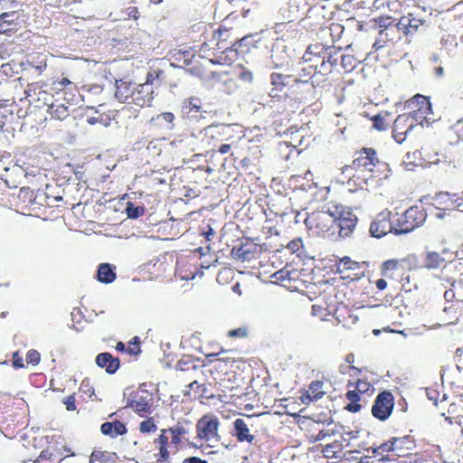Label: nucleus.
Instances as JSON below:
<instances>
[{
    "mask_svg": "<svg viewBox=\"0 0 463 463\" xmlns=\"http://www.w3.org/2000/svg\"><path fill=\"white\" fill-rule=\"evenodd\" d=\"M394 407V397L389 391L378 393L372 406V414L380 420H385L392 414Z\"/></svg>",
    "mask_w": 463,
    "mask_h": 463,
    "instance_id": "nucleus-17",
    "label": "nucleus"
},
{
    "mask_svg": "<svg viewBox=\"0 0 463 463\" xmlns=\"http://www.w3.org/2000/svg\"><path fill=\"white\" fill-rule=\"evenodd\" d=\"M373 126L378 130V131H383L386 128V122L384 119V117L382 114H376L373 116L372 118Z\"/></svg>",
    "mask_w": 463,
    "mask_h": 463,
    "instance_id": "nucleus-57",
    "label": "nucleus"
},
{
    "mask_svg": "<svg viewBox=\"0 0 463 463\" xmlns=\"http://www.w3.org/2000/svg\"><path fill=\"white\" fill-rule=\"evenodd\" d=\"M395 213L384 209L378 213L369 225V233L373 238H382L388 233L399 235L396 231Z\"/></svg>",
    "mask_w": 463,
    "mask_h": 463,
    "instance_id": "nucleus-10",
    "label": "nucleus"
},
{
    "mask_svg": "<svg viewBox=\"0 0 463 463\" xmlns=\"http://www.w3.org/2000/svg\"><path fill=\"white\" fill-rule=\"evenodd\" d=\"M303 246V241L301 239H295L290 241L287 247L293 252L298 251Z\"/></svg>",
    "mask_w": 463,
    "mask_h": 463,
    "instance_id": "nucleus-63",
    "label": "nucleus"
},
{
    "mask_svg": "<svg viewBox=\"0 0 463 463\" xmlns=\"http://www.w3.org/2000/svg\"><path fill=\"white\" fill-rule=\"evenodd\" d=\"M302 425L310 442L324 440L337 432V425L330 418L326 420L306 419L302 421Z\"/></svg>",
    "mask_w": 463,
    "mask_h": 463,
    "instance_id": "nucleus-7",
    "label": "nucleus"
},
{
    "mask_svg": "<svg viewBox=\"0 0 463 463\" xmlns=\"http://www.w3.org/2000/svg\"><path fill=\"white\" fill-rule=\"evenodd\" d=\"M100 430L104 435L116 438L128 432V429L121 420L106 421L101 424Z\"/></svg>",
    "mask_w": 463,
    "mask_h": 463,
    "instance_id": "nucleus-32",
    "label": "nucleus"
},
{
    "mask_svg": "<svg viewBox=\"0 0 463 463\" xmlns=\"http://www.w3.org/2000/svg\"><path fill=\"white\" fill-rule=\"evenodd\" d=\"M126 212L128 217L136 219L142 216L145 213V210L143 207L135 206L133 203H128L126 208Z\"/></svg>",
    "mask_w": 463,
    "mask_h": 463,
    "instance_id": "nucleus-53",
    "label": "nucleus"
},
{
    "mask_svg": "<svg viewBox=\"0 0 463 463\" xmlns=\"http://www.w3.org/2000/svg\"><path fill=\"white\" fill-rule=\"evenodd\" d=\"M337 52L332 54L326 51L322 60L319 62V74L327 75L332 71V67L337 65Z\"/></svg>",
    "mask_w": 463,
    "mask_h": 463,
    "instance_id": "nucleus-38",
    "label": "nucleus"
},
{
    "mask_svg": "<svg viewBox=\"0 0 463 463\" xmlns=\"http://www.w3.org/2000/svg\"><path fill=\"white\" fill-rule=\"evenodd\" d=\"M123 14L126 16L125 18H132L134 20H137L139 18V11L136 6H129L123 10Z\"/></svg>",
    "mask_w": 463,
    "mask_h": 463,
    "instance_id": "nucleus-59",
    "label": "nucleus"
},
{
    "mask_svg": "<svg viewBox=\"0 0 463 463\" xmlns=\"http://www.w3.org/2000/svg\"><path fill=\"white\" fill-rule=\"evenodd\" d=\"M356 60L353 55L350 54H342L340 56V65L344 68L345 71H352L355 66Z\"/></svg>",
    "mask_w": 463,
    "mask_h": 463,
    "instance_id": "nucleus-52",
    "label": "nucleus"
},
{
    "mask_svg": "<svg viewBox=\"0 0 463 463\" xmlns=\"http://www.w3.org/2000/svg\"><path fill=\"white\" fill-rule=\"evenodd\" d=\"M397 232L405 234L421 226L427 218V213L423 206L413 205L409 207L402 214L395 213Z\"/></svg>",
    "mask_w": 463,
    "mask_h": 463,
    "instance_id": "nucleus-6",
    "label": "nucleus"
},
{
    "mask_svg": "<svg viewBox=\"0 0 463 463\" xmlns=\"http://www.w3.org/2000/svg\"><path fill=\"white\" fill-rule=\"evenodd\" d=\"M450 137L454 142H463V118L458 119L451 126Z\"/></svg>",
    "mask_w": 463,
    "mask_h": 463,
    "instance_id": "nucleus-45",
    "label": "nucleus"
},
{
    "mask_svg": "<svg viewBox=\"0 0 463 463\" xmlns=\"http://www.w3.org/2000/svg\"><path fill=\"white\" fill-rule=\"evenodd\" d=\"M446 304L440 315V323L443 326L456 325L463 317V306L453 300H445Z\"/></svg>",
    "mask_w": 463,
    "mask_h": 463,
    "instance_id": "nucleus-20",
    "label": "nucleus"
},
{
    "mask_svg": "<svg viewBox=\"0 0 463 463\" xmlns=\"http://www.w3.org/2000/svg\"><path fill=\"white\" fill-rule=\"evenodd\" d=\"M114 462V453L94 449L90 457V463H113Z\"/></svg>",
    "mask_w": 463,
    "mask_h": 463,
    "instance_id": "nucleus-41",
    "label": "nucleus"
},
{
    "mask_svg": "<svg viewBox=\"0 0 463 463\" xmlns=\"http://www.w3.org/2000/svg\"><path fill=\"white\" fill-rule=\"evenodd\" d=\"M392 440L394 457L407 456L415 448V439L411 435L392 437Z\"/></svg>",
    "mask_w": 463,
    "mask_h": 463,
    "instance_id": "nucleus-27",
    "label": "nucleus"
},
{
    "mask_svg": "<svg viewBox=\"0 0 463 463\" xmlns=\"http://www.w3.org/2000/svg\"><path fill=\"white\" fill-rule=\"evenodd\" d=\"M285 20L281 24H289L302 15L299 8V0H289L287 6L281 9Z\"/></svg>",
    "mask_w": 463,
    "mask_h": 463,
    "instance_id": "nucleus-34",
    "label": "nucleus"
},
{
    "mask_svg": "<svg viewBox=\"0 0 463 463\" xmlns=\"http://www.w3.org/2000/svg\"><path fill=\"white\" fill-rule=\"evenodd\" d=\"M140 339L138 336H135L128 345V347L127 349V353H128L131 355H138L142 350L140 347Z\"/></svg>",
    "mask_w": 463,
    "mask_h": 463,
    "instance_id": "nucleus-54",
    "label": "nucleus"
},
{
    "mask_svg": "<svg viewBox=\"0 0 463 463\" xmlns=\"http://www.w3.org/2000/svg\"><path fill=\"white\" fill-rule=\"evenodd\" d=\"M351 386H354V389L356 392H358L359 393H361L362 395L363 394L371 395L374 391V388L369 382H367L365 380H362V379H358L354 383L349 382L347 384V387H351Z\"/></svg>",
    "mask_w": 463,
    "mask_h": 463,
    "instance_id": "nucleus-42",
    "label": "nucleus"
},
{
    "mask_svg": "<svg viewBox=\"0 0 463 463\" xmlns=\"http://www.w3.org/2000/svg\"><path fill=\"white\" fill-rule=\"evenodd\" d=\"M226 336L233 339H244L249 336V329L247 326L229 330Z\"/></svg>",
    "mask_w": 463,
    "mask_h": 463,
    "instance_id": "nucleus-51",
    "label": "nucleus"
},
{
    "mask_svg": "<svg viewBox=\"0 0 463 463\" xmlns=\"http://www.w3.org/2000/svg\"><path fill=\"white\" fill-rule=\"evenodd\" d=\"M75 396L74 394H71L63 398L62 402L66 407L67 411H72L76 410V404H75Z\"/></svg>",
    "mask_w": 463,
    "mask_h": 463,
    "instance_id": "nucleus-60",
    "label": "nucleus"
},
{
    "mask_svg": "<svg viewBox=\"0 0 463 463\" xmlns=\"http://www.w3.org/2000/svg\"><path fill=\"white\" fill-rule=\"evenodd\" d=\"M96 364L104 369L107 373L114 374L120 367V360L110 353H100L96 356Z\"/></svg>",
    "mask_w": 463,
    "mask_h": 463,
    "instance_id": "nucleus-28",
    "label": "nucleus"
},
{
    "mask_svg": "<svg viewBox=\"0 0 463 463\" xmlns=\"http://www.w3.org/2000/svg\"><path fill=\"white\" fill-rule=\"evenodd\" d=\"M372 452L375 457H380L382 458L391 460V458L394 457L392 437L385 440L384 442L381 443L380 445L373 447Z\"/></svg>",
    "mask_w": 463,
    "mask_h": 463,
    "instance_id": "nucleus-36",
    "label": "nucleus"
},
{
    "mask_svg": "<svg viewBox=\"0 0 463 463\" xmlns=\"http://www.w3.org/2000/svg\"><path fill=\"white\" fill-rule=\"evenodd\" d=\"M220 420L213 413H205L201 416L195 423L196 438L209 447H214L220 440L219 434Z\"/></svg>",
    "mask_w": 463,
    "mask_h": 463,
    "instance_id": "nucleus-5",
    "label": "nucleus"
},
{
    "mask_svg": "<svg viewBox=\"0 0 463 463\" xmlns=\"http://www.w3.org/2000/svg\"><path fill=\"white\" fill-rule=\"evenodd\" d=\"M160 141H150L147 146V150L151 152L153 155L159 156L162 153Z\"/></svg>",
    "mask_w": 463,
    "mask_h": 463,
    "instance_id": "nucleus-61",
    "label": "nucleus"
},
{
    "mask_svg": "<svg viewBox=\"0 0 463 463\" xmlns=\"http://www.w3.org/2000/svg\"><path fill=\"white\" fill-rule=\"evenodd\" d=\"M115 97L121 102L131 104L137 83L127 79L116 80Z\"/></svg>",
    "mask_w": 463,
    "mask_h": 463,
    "instance_id": "nucleus-25",
    "label": "nucleus"
},
{
    "mask_svg": "<svg viewBox=\"0 0 463 463\" xmlns=\"http://www.w3.org/2000/svg\"><path fill=\"white\" fill-rule=\"evenodd\" d=\"M324 383L321 381H314L310 383L309 389L307 391V396L311 400H318L322 398L325 394L323 391Z\"/></svg>",
    "mask_w": 463,
    "mask_h": 463,
    "instance_id": "nucleus-43",
    "label": "nucleus"
},
{
    "mask_svg": "<svg viewBox=\"0 0 463 463\" xmlns=\"http://www.w3.org/2000/svg\"><path fill=\"white\" fill-rule=\"evenodd\" d=\"M232 352V350H225L221 346H218L217 349L211 353H204V357L208 364H213L214 362H219V356L222 354H226Z\"/></svg>",
    "mask_w": 463,
    "mask_h": 463,
    "instance_id": "nucleus-50",
    "label": "nucleus"
},
{
    "mask_svg": "<svg viewBox=\"0 0 463 463\" xmlns=\"http://www.w3.org/2000/svg\"><path fill=\"white\" fill-rule=\"evenodd\" d=\"M229 31L227 29L219 28L213 32L212 40L217 41L216 49L221 51L219 54H213V57L206 56L204 53L208 51L207 43H203L200 48V52L203 53L209 63L221 64V65H231L238 58L239 52H245L242 49L248 40V37H243L239 41H235L233 43L230 42V44L225 43L226 37L228 36Z\"/></svg>",
    "mask_w": 463,
    "mask_h": 463,
    "instance_id": "nucleus-2",
    "label": "nucleus"
},
{
    "mask_svg": "<svg viewBox=\"0 0 463 463\" xmlns=\"http://www.w3.org/2000/svg\"><path fill=\"white\" fill-rule=\"evenodd\" d=\"M157 424L153 417H147L140 422L139 430L143 434L153 433L157 430Z\"/></svg>",
    "mask_w": 463,
    "mask_h": 463,
    "instance_id": "nucleus-46",
    "label": "nucleus"
},
{
    "mask_svg": "<svg viewBox=\"0 0 463 463\" xmlns=\"http://www.w3.org/2000/svg\"><path fill=\"white\" fill-rule=\"evenodd\" d=\"M155 75L153 72H148L146 75V82L137 84L135 87V93L131 99V104L137 105L141 108L150 107L156 97L154 88Z\"/></svg>",
    "mask_w": 463,
    "mask_h": 463,
    "instance_id": "nucleus-16",
    "label": "nucleus"
},
{
    "mask_svg": "<svg viewBox=\"0 0 463 463\" xmlns=\"http://www.w3.org/2000/svg\"><path fill=\"white\" fill-rule=\"evenodd\" d=\"M39 458L41 460H57L59 457L54 456L52 451L50 449H46L41 451Z\"/></svg>",
    "mask_w": 463,
    "mask_h": 463,
    "instance_id": "nucleus-62",
    "label": "nucleus"
},
{
    "mask_svg": "<svg viewBox=\"0 0 463 463\" xmlns=\"http://www.w3.org/2000/svg\"><path fill=\"white\" fill-rule=\"evenodd\" d=\"M41 355L34 350L30 349L25 355V362L27 364L37 365L40 363Z\"/></svg>",
    "mask_w": 463,
    "mask_h": 463,
    "instance_id": "nucleus-55",
    "label": "nucleus"
},
{
    "mask_svg": "<svg viewBox=\"0 0 463 463\" xmlns=\"http://www.w3.org/2000/svg\"><path fill=\"white\" fill-rule=\"evenodd\" d=\"M404 108L417 124L422 125L423 122L434 120L430 99L422 94H416L406 100Z\"/></svg>",
    "mask_w": 463,
    "mask_h": 463,
    "instance_id": "nucleus-8",
    "label": "nucleus"
},
{
    "mask_svg": "<svg viewBox=\"0 0 463 463\" xmlns=\"http://www.w3.org/2000/svg\"><path fill=\"white\" fill-rule=\"evenodd\" d=\"M203 385L198 383L196 381L191 382L186 385V390L184 391V395H190L192 392L194 394H200L202 392Z\"/></svg>",
    "mask_w": 463,
    "mask_h": 463,
    "instance_id": "nucleus-58",
    "label": "nucleus"
},
{
    "mask_svg": "<svg viewBox=\"0 0 463 463\" xmlns=\"http://www.w3.org/2000/svg\"><path fill=\"white\" fill-rule=\"evenodd\" d=\"M260 252V250L258 245L250 241H246L240 246L232 249L233 258L241 261H250L256 259Z\"/></svg>",
    "mask_w": 463,
    "mask_h": 463,
    "instance_id": "nucleus-23",
    "label": "nucleus"
},
{
    "mask_svg": "<svg viewBox=\"0 0 463 463\" xmlns=\"http://www.w3.org/2000/svg\"><path fill=\"white\" fill-rule=\"evenodd\" d=\"M48 112L52 118L62 120L66 118L70 112L68 107L63 103L52 102L48 108Z\"/></svg>",
    "mask_w": 463,
    "mask_h": 463,
    "instance_id": "nucleus-40",
    "label": "nucleus"
},
{
    "mask_svg": "<svg viewBox=\"0 0 463 463\" xmlns=\"http://www.w3.org/2000/svg\"><path fill=\"white\" fill-rule=\"evenodd\" d=\"M437 207L444 210L450 211L458 209L463 212V196L458 198L457 195H451L449 193H440L435 198Z\"/></svg>",
    "mask_w": 463,
    "mask_h": 463,
    "instance_id": "nucleus-26",
    "label": "nucleus"
},
{
    "mask_svg": "<svg viewBox=\"0 0 463 463\" xmlns=\"http://www.w3.org/2000/svg\"><path fill=\"white\" fill-rule=\"evenodd\" d=\"M154 400V393L141 386L130 392L126 406L132 409L139 416L145 417L153 411Z\"/></svg>",
    "mask_w": 463,
    "mask_h": 463,
    "instance_id": "nucleus-13",
    "label": "nucleus"
},
{
    "mask_svg": "<svg viewBox=\"0 0 463 463\" xmlns=\"http://www.w3.org/2000/svg\"><path fill=\"white\" fill-rule=\"evenodd\" d=\"M239 79L246 82H251L253 74L250 71L242 68L239 73Z\"/></svg>",
    "mask_w": 463,
    "mask_h": 463,
    "instance_id": "nucleus-64",
    "label": "nucleus"
},
{
    "mask_svg": "<svg viewBox=\"0 0 463 463\" xmlns=\"http://www.w3.org/2000/svg\"><path fill=\"white\" fill-rule=\"evenodd\" d=\"M187 420L181 421L179 420L175 426L166 429V432H170L172 434V440L170 442L178 446L182 443L183 439L188 433V430L185 426Z\"/></svg>",
    "mask_w": 463,
    "mask_h": 463,
    "instance_id": "nucleus-35",
    "label": "nucleus"
},
{
    "mask_svg": "<svg viewBox=\"0 0 463 463\" xmlns=\"http://www.w3.org/2000/svg\"><path fill=\"white\" fill-rule=\"evenodd\" d=\"M200 136L201 142L210 151H213L221 142H230L232 138L230 126L224 124L208 125L201 130Z\"/></svg>",
    "mask_w": 463,
    "mask_h": 463,
    "instance_id": "nucleus-11",
    "label": "nucleus"
},
{
    "mask_svg": "<svg viewBox=\"0 0 463 463\" xmlns=\"http://www.w3.org/2000/svg\"><path fill=\"white\" fill-rule=\"evenodd\" d=\"M326 51H328V49H326L322 43L310 44L301 60L304 62H317L319 64Z\"/></svg>",
    "mask_w": 463,
    "mask_h": 463,
    "instance_id": "nucleus-31",
    "label": "nucleus"
},
{
    "mask_svg": "<svg viewBox=\"0 0 463 463\" xmlns=\"http://www.w3.org/2000/svg\"><path fill=\"white\" fill-rule=\"evenodd\" d=\"M455 259L454 251L443 248L440 251L426 250L421 256V267L429 270L445 269Z\"/></svg>",
    "mask_w": 463,
    "mask_h": 463,
    "instance_id": "nucleus-14",
    "label": "nucleus"
},
{
    "mask_svg": "<svg viewBox=\"0 0 463 463\" xmlns=\"http://www.w3.org/2000/svg\"><path fill=\"white\" fill-rule=\"evenodd\" d=\"M413 0H374L373 8L374 10H387L392 14H402L408 10Z\"/></svg>",
    "mask_w": 463,
    "mask_h": 463,
    "instance_id": "nucleus-21",
    "label": "nucleus"
},
{
    "mask_svg": "<svg viewBox=\"0 0 463 463\" xmlns=\"http://www.w3.org/2000/svg\"><path fill=\"white\" fill-rule=\"evenodd\" d=\"M407 159H413L411 163L416 165H423L428 163V160L423 156V148L420 150H416L412 153H408Z\"/></svg>",
    "mask_w": 463,
    "mask_h": 463,
    "instance_id": "nucleus-49",
    "label": "nucleus"
},
{
    "mask_svg": "<svg viewBox=\"0 0 463 463\" xmlns=\"http://www.w3.org/2000/svg\"><path fill=\"white\" fill-rule=\"evenodd\" d=\"M298 74L295 77L294 83H307L309 82L317 73H319V64L315 62H304Z\"/></svg>",
    "mask_w": 463,
    "mask_h": 463,
    "instance_id": "nucleus-30",
    "label": "nucleus"
},
{
    "mask_svg": "<svg viewBox=\"0 0 463 463\" xmlns=\"http://www.w3.org/2000/svg\"><path fill=\"white\" fill-rule=\"evenodd\" d=\"M305 224L314 234L334 239L335 237V217L334 210L317 211L309 213Z\"/></svg>",
    "mask_w": 463,
    "mask_h": 463,
    "instance_id": "nucleus-4",
    "label": "nucleus"
},
{
    "mask_svg": "<svg viewBox=\"0 0 463 463\" xmlns=\"http://www.w3.org/2000/svg\"><path fill=\"white\" fill-rule=\"evenodd\" d=\"M351 171L356 174H367L366 179L377 180L386 179L391 173L389 165L378 158L373 148H362L355 152L351 165L342 168L344 175H350Z\"/></svg>",
    "mask_w": 463,
    "mask_h": 463,
    "instance_id": "nucleus-1",
    "label": "nucleus"
},
{
    "mask_svg": "<svg viewBox=\"0 0 463 463\" xmlns=\"http://www.w3.org/2000/svg\"><path fill=\"white\" fill-rule=\"evenodd\" d=\"M333 208H335V219H336L333 239L351 236L358 222L357 216L346 206L335 205Z\"/></svg>",
    "mask_w": 463,
    "mask_h": 463,
    "instance_id": "nucleus-9",
    "label": "nucleus"
},
{
    "mask_svg": "<svg viewBox=\"0 0 463 463\" xmlns=\"http://www.w3.org/2000/svg\"><path fill=\"white\" fill-rule=\"evenodd\" d=\"M117 278L114 268L109 263H101L98 267L97 279L103 283H110Z\"/></svg>",
    "mask_w": 463,
    "mask_h": 463,
    "instance_id": "nucleus-37",
    "label": "nucleus"
},
{
    "mask_svg": "<svg viewBox=\"0 0 463 463\" xmlns=\"http://www.w3.org/2000/svg\"><path fill=\"white\" fill-rule=\"evenodd\" d=\"M343 450V443L340 440H335L326 444L322 451L327 458H337V454Z\"/></svg>",
    "mask_w": 463,
    "mask_h": 463,
    "instance_id": "nucleus-44",
    "label": "nucleus"
},
{
    "mask_svg": "<svg viewBox=\"0 0 463 463\" xmlns=\"http://www.w3.org/2000/svg\"><path fill=\"white\" fill-rule=\"evenodd\" d=\"M417 123L406 112L399 114L393 121L392 137L398 144H402L406 138V135L412 130Z\"/></svg>",
    "mask_w": 463,
    "mask_h": 463,
    "instance_id": "nucleus-18",
    "label": "nucleus"
},
{
    "mask_svg": "<svg viewBox=\"0 0 463 463\" xmlns=\"http://www.w3.org/2000/svg\"><path fill=\"white\" fill-rule=\"evenodd\" d=\"M201 102L197 98H189L188 99L184 101L183 109L186 113H190L192 111L198 112L200 110Z\"/></svg>",
    "mask_w": 463,
    "mask_h": 463,
    "instance_id": "nucleus-48",
    "label": "nucleus"
},
{
    "mask_svg": "<svg viewBox=\"0 0 463 463\" xmlns=\"http://www.w3.org/2000/svg\"><path fill=\"white\" fill-rule=\"evenodd\" d=\"M335 266H336V273L340 274L341 277L355 280L364 276L368 269V262L356 261L348 256H344L336 260Z\"/></svg>",
    "mask_w": 463,
    "mask_h": 463,
    "instance_id": "nucleus-15",
    "label": "nucleus"
},
{
    "mask_svg": "<svg viewBox=\"0 0 463 463\" xmlns=\"http://www.w3.org/2000/svg\"><path fill=\"white\" fill-rule=\"evenodd\" d=\"M251 416H247V419L237 418L232 422V435L236 438L240 442H247L251 444L255 439V435L251 433L250 421Z\"/></svg>",
    "mask_w": 463,
    "mask_h": 463,
    "instance_id": "nucleus-19",
    "label": "nucleus"
},
{
    "mask_svg": "<svg viewBox=\"0 0 463 463\" xmlns=\"http://www.w3.org/2000/svg\"><path fill=\"white\" fill-rule=\"evenodd\" d=\"M53 85H54L55 90H68L70 91L76 90L75 84L72 81H71L68 78H65V77H62L61 79H56L53 81Z\"/></svg>",
    "mask_w": 463,
    "mask_h": 463,
    "instance_id": "nucleus-47",
    "label": "nucleus"
},
{
    "mask_svg": "<svg viewBox=\"0 0 463 463\" xmlns=\"http://www.w3.org/2000/svg\"><path fill=\"white\" fill-rule=\"evenodd\" d=\"M389 20V17H380L377 21L380 28L379 34H384L386 38L390 32L402 33L403 35L413 34L424 24L423 19L410 12L406 15H402L396 24L386 23Z\"/></svg>",
    "mask_w": 463,
    "mask_h": 463,
    "instance_id": "nucleus-3",
    "label": "nucleus"
},
{
    "mask_svg": "<svg viewBox=\"0 0 463 463\" xmlns=\"http://www.w3.org/2000/svg\"><path fill=\"white\" fill-rule=\"evenodd\" d=\"M361 395L362 394L354 389L348 390L345 392V398L349 402L345 405V410L353 413L358 412L361 410V404L359 403Z\"/></svg>",
    "mask_w": 463,
    "mask_h": 463,
    "instance_id": "nucleus-39",
    "label": "nucleus"
},
{
    "mask_svg": "<svg viewBox=\"0 0 463 463\" xmlns=\"http://www.w3.org/2000/svg\"><path fill=\"white\" fill-rule=\"evenodd\" d=\"M295 76L283 74L280 72H272L270 74V84L272 86L270 94L272 97L279 96V93L285 92L292 83H294Z\"/></svg>",
    "mask_w": 463,
    "mask_h": 463,
    "instance_id": "nucleus-24",
    "label": "nucleus"
},
{
    "mask_svg": "<svg viewBox=\"0 0 463 463\" xmlns=\"http://www.w3.org/2000/svg\"><path fill=\"white\" fill-rule=\"evenodd\" d=\"M272 277L275 278L277 282L288 288L298 289L299 288V271L297 269H288L284 268L275 272Z\"/></svg>",
    "mask_w": 463,
    "mask_h": 463,
    "instance_id": "nucleus-22",
    "label": "nucleus"
},
{
    "mask_svg": "<svg viewBox=\"0 0 463 463\" xmlns=\"http://www.w3.org/2000/svg\"><path fill=\"white\" fill-rule=\"evenodd\" d=\"M79 392L84 393L89 398H90L95 393L94 388L88 379H85L81 382Z\"/></svg>",
    "mask_w": 463,
    "mask_h": 463,
    "instance_id": "nucleus-56",
    "label": "nucleus"
},
{
    "mask_svg": "<svg viewBox=\"0 0 463 463\" xmlns=\"http://www.w3.org/2000/svg\"><path fill=\"white\" fill-rule=\"evenodd\" d=\"M418 268L417 260L414 256H409L402 259H390L384 260L380 267L383 277L387 279H394L401 277L402 280L406 270L415 269Z\"/></svg>",
    "mask_w": 463,
    "mask_h": 463,
    "instance_id": "nucleus-12",
    "label": "nucleus"
},
{
    "mask_svg": "<svg viewBox=\"0 0 463 463\" xmlns=\"http://www.w3.org/2000/svg\"><path fill=\"white\" fill-rule=\"evenodd\" d=\"M445 301H454L463 307V279L455 280L444 292Z\"/></svg>",
    "mask_w": 463,
    "mask_h": 463,
    "instance_id": "nucleus-33",
    "label": "nucleus"
},
{
    "mask_svg": "<svg viewBox=\"0 0 463 463\" xmlns=\"http://www.w3.org/2000/svg\"><path fill=\"white\" fill-rule=\"evenodd\" d=\"M154 443L159 449V452L156 454V460L158 462H166V460H169V449H167L169 446V437L167 436V429L161 430V433L154 439Z\"/></svg>",
    "mask_w": 463,
    "mask_h": 463,
    "instance_id": "nucleus-29",
    "label": "nucleus"
}]
</instances>
